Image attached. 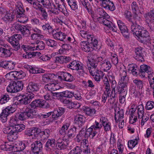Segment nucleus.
Masks as SVG:
<instances>
[{
	"mask_svg": "<svg viewBox=\"0 0 154 154\" xmlns=\"http://www.w3.org/2000/svg\"><path fill=\"white\" fill-rule=\"evenodd\" d=\"M15 14L16 17L19 18L18 21L21 23H24L26 21L25 19L26 17H25L24 12L25 10L23 8L22 3L20 2H17L15 7Z\"/></svg>",
	"mask_w": 154,
	"mask_h": 154,
	"instance_id": "obj_1",
	"label": "nucleus"
},
{
	"mask_svg": "<svg viewBox=\"0 0 154 154\" xmlns=\"http://www.w3.org/2000/svg\"><path fill=\"white\" fill-rule=\"evenodd\" d=\"M23 87V84L21 81L17 82H13L8 85L7 88V91L10 93L17 92L21 90Z\"/></svg>",
	"mask_w": 154,
	"mask_h": 154,
	"instance_id": "obj_2",
	"label": "nucleus"
},
{
	"mask_svg": "<svg viewBox=\"0 0 154 154\" xmlns=\"http://www.w3.org/2000/svg\"><path fill=\"white\" fill-rule=\"evenodd\" d=\"M35 110L27 107L23 112H20L18 115V118L20 120L23 121L28 118H32L35 115Z\"/></svg>",
	"mask_w": 154,
	"mask_h": 154,
	"instance_id": "obj_3",
	"label": "nucleus"
},
{
	"mask_svg": "<svg viewBox=\"0 0 154 154\" xmlns=\"http://www.w3.org/2000/svg\"><path fill=\"white\" fill-rule=\"evenodd\" d=\"M90 59H88L89 63L87 64V66L89 72H91L93 71L92 70H97L98 61L96 60L97 56L93 53H91L89 54Z\"/></svg>",
	"mask_w": 154,
	"mask_h": 154,
	"instance_id": "obj_4",
	"label": "nucleus"
},
{
	"mask_svg": "<svg viewBox=\"0 0 154 154\" xmlns=\"http://www.w3.org/2000/svg\"><path fill=\"white\" fill-rule=\"evenodd\" d=\"M97 3L100 2V6L106 9L113 11L116 9L113 2L111 0H96Z\"/></svg>",
	"mask_w": 154,
	"mask_h": 154,
	"instance_id": "obj_5",
	"label": "nucleus"
},
{
	"mask_svg": "<svg viewBox=\"0 0 154 154\" xmlns=\"http://www.w3.org/2000/svg\"><path fill=\"white\" fill-rule=\"evenodd\" d=\"M13 27L16 30L20 31L24 36H28L31 34L29 27L23 26L17 23H14Z\"/></svg>",
	"mask_w": 154,
	"mask_h": 154,
	"instance_id": "obj_6",
	"label": "nucleus"
},
{
	"mask_svg": "<svg viewBox=\"0 0 154 154\" xmlns=\"http://www.w3.org/2000/svg\"><path fill=\"white\" fill-rule=\"evenodd\" d=\"M146 22L150 31L154 30V9H151L148 13V16L146 17Z\"/></svg>",
	"mask_w": 154,
	"mask_h": 154,
	"instance_id": "obj_7",
	"label": "nucleus"
},
{
	"mask_svg": "<svg viewBox=\"0 0 154 154\" xmlns=\"http://www.w3.org/2000/svg\"><path fill=\"white\" fill-rule=\"evenodd\" d=\"M98 21L100 23L108 27L109 30H112L114 32H117V27L111 21L103 17H99L98 18Z\"/></svg>",
	"mask_w": 154,
	"mask_h": 154,
	"instance_id": "obj_8",
	"label": "nucleus"
},
{
	"mask_svg": "<svg viewBox=\"0 0 154 154\" xmlns=\"http://www.w3.org/2000/svg\"><path fill=\"white\" fill-rule=\"evenodd\" d=\"M30 106L31 107L33 108H35L37 107L46 108L50 106V105L47 102L41 99L33 101L30 104Z\"/></svg>",
	"mask_w": 154,
	"mask_h": 154,
	"instance_id": "obj_9",
	"label": "nucleus"
},
{
	"mask_svg": "<svg viewBox=\"0 0 154 154\" xmlns=\"http://www.w3.org/2000/svg\"><path fill=\"white\" fill-rule=\"evenodd\" d=\"M152 70L150 66L146 64H143L140 66L138 75L140 77L143 78L147 76L148 73L151 72Z\"/></svg>",
	"mask_w": 154,
	"mask_h": 154,
	"instance_id": "obj_10",
	"label": "nucleus"
},
{
	"mask_svg": "<svg viewBox=\"0 0 154 154\" xmlns=\"http://www.w3.org/2000/svg\"><path fill=\"white\" fill-rule=\"evenodd\" d=\"M9 75L10 77L15 80L21 79L24 77L25 73L22 70L12 71L7 74Z\"/></svg>",
	"mask_w": 154,
	"mask_h": 154,
	"instance_id": "obj_11",
	"label": "nucleus"
},
{
	"mask_svg": "<svg viewBox=\"0 0 154 154\" xmlns=\"http://www.w3.org/2000/svg\"><path fill=\"white\" fill-rule=\"evenodd\" d=\"M13 130V128H11L10 126L5 127L3 129L4 133L8 134V139L10 141H13L17 138V136L14 135Z\"/></svg>",
	"mask_w": 154,
	"mask_h": 154,
	"instance_id": "obj_12",
	"label": "nucleus"
},
{
	"mask_svg": "<svg viewBox=\"0 0 154 154\" xmlns=\"http://www.w3.org/2000/svg\"><path fill=\"white\" fill-rule=\"evenodd\" d=\"M31 150L35 154H38L41 152L42 145L40 141H36L31 144Z\"/></svg>",
	"mask_w": 154,
	"mask_h": 154,
	"instance_id": "obj_13",
	"label": "nucleus"
},
{
	"mask_svg": "<svg viewBox=\"0 0 154 154\" xmlns=\"http://www.w3.org/2000/svg\"><path fill=\"white\" fill-rule=\"evenodd\" d=\"M117 23L119 28L123 36L126 39H128L129 36L127 27L121 20H117Z\"/></svg>",
	"mask_w": 154,
	"mask_h": 154,
	"instance_id": "obj_14",
	"label": "nucleus"
},
{
	"mask_svg": "<svg viewBox=\"0 0 154 154\" xmlns=\"http://www.w3.org/2000/svg\"><path fill=\"white\" fill-rule=\"evenodd\" d=\"M58 79H60L61 81L64 80L67 82H72L74 79L73 76L70 73L61 71L58 72Z\"/></svg>",
	"mask_w": 154,
	"mask_h": 154,
	"instance_id": "obj_15",
	"label": "nucleus"
},
{
	"mask_svg": "<svg viewBox=\"0 0 154 154\" xmlns=\"http://www.w3.org/2000/svg\"><path fill=\"white\" fill-rule=\"evenodd\" d=\"M134 51L135 53V59L140 62H144V59L143 54L144 51L143 49L141 47L137 48L135 49Z\"/></svg>",
	"mask_w": 154,
	"mask_h": 154,
	"instance_id": "obj_16",
	"label": "nucleus"
},
{
	"mask_svg": "<svg viewBox=\"0 0 154 154\" xmlns=\"http://www.w3.org/2000/svg\"><path fill=\"white\" fill-rule=\"evenodd\" d=\"M40 86L37 83L32 82H30L26 89V91L30 93L38 91L40 89Z\"/></svg>",
	"mask_w": 154,
	"mask_h": 154,
	"instance_id": "obj_17",
	"label": "nucleus"
},
{
	"mask_svg": "<svg viewBox=\"0 0 154 154\" xmlns=\"http://www.w3.org/2000/svg\"><path fill=\"white\" fill-rule=\"evenodd\" d=\"M127 89L126 83L119 82L116 88V92L119 94H127Z\"/></svg>",
	"mask_w": 154,
	"mask_h": 154,
	"instance_id": "obj_18",
	"label": "nucleus"
},
{
	"mask_svg": "<svg viewBox=\"0 0 154 154\" xmlns=\"http://www.w3.org/2000/svg\"><path fill=\"white\" fill-rule=\"evenodd\" d=\"M34 96V94L32 93L26 94L21 96V98L19 100V101L21 103L26 104L30 102Z\"/></svg>",
	"mask_w": 154,
	"mask_h": 154,
	"instance_id": "obj_19",
	"label": "nucleus"
},
{
	"mask_svg": "<svg viewBox=\"0 0 154 154\" xmlns=\"http://www.w3.org/2000/svg\"><path fill=\"white\" fill-rule=\"evenodd\" d=\"M25 135L30 137L31 139H35L38 135L37 129L34 128L26 129L24 131Z\"/></svg>",
	"mask_w": 154,
	"mask_h": 154,
	"instance_id": "obj_20",
	"label": "nucleus"
},
{
	"mask_svg": "<svg viewBox=\"0 0 154 154\" xmlns=\"http://www.w3.org/2000/svg\"><path fill=\"white\" fill-rule=\"evenodd\" d=\"M43 29L46 31H48L49 33L52 32L53 36L54 38L56 39H58V29H54L52 30V29L51 26L48 23L42 26Z\"/></svg>",
	"mask_w": 154,
	"mask_h": 154,
	"instance_id": "obj_21",
	"label": "nucleus"
},
{
	"mask_svg": "<svg viewBox=\"0 0 154 154\" xmlns=\"http://www.w3.org/2000/svg\"><path fill=\"white\" fill-rule=\"evenodd\" d=\"M85 121V117L83 115L77 114L75 116L74 123L81 127L84 125Z\"/></svg>",
	"mask_w": 154,
	"mask_h": 154,
	"instance_id": "obj_22",
	"label": "nucleus"
},
{
	"mask_svg": "<svg viewBox=\"0 0 154 154\" xmlns=\"http://www.w3.org/2000/svg\"><path fill=\"white\" fill-rule=\"evenodd\" d=\"M131 32L134 35L137 36L139 34V32L141 29H143V27L139 24H134L132 23L129 24Z\"/></svg>",
	"mask_w": 154,
	"mask_h": 154,
	"instance_id": "obj_23",
	"label": "nucleus"
},
{
	"mask_svg": "<svg viewBox=\"0 0 154 154\" xmlns=\"http://www.w3.org/2000/svg\"><path fill=\"white\" fill-rule=\"evenodd\" d=\"M3 46L4 47H2V57L5 58L10 57L12 54V52L11 51V48L10 46L6 45H3Z\"/></svg>",
	"mask_w": 154,
	"mask_h": 154,
	"instance_id": "obj_24",
	"label": "nucleus"
},
{
	"mask_svg": "<svg viewBox=\"0 0 154 154\" xmlns=\"http://www.w3.org/2000/svg\"><path fill=\"white\" fill-rule=\"evenodd\" d=\"M81 48L82 50L86 52H89L91 49H92V46H91L88 41L81 42L80 43Z\"/></svg>",
	"mask_w": 154,
	"mask_h": 154,
	"instance_id": "obj_25",
	"label": "nucleus"
},
{
	"mask_svg": "<svg viewBox=\"0 0 154 154\" xmlns=\"http://www.w3.org/2000/svg\"><path fill=\"white\" fill-rule=\"evenodd\" d=\"M33 51L42 50L45 47V43L42 41H37L35 43L32 44Z\"/></svg>",
	"mask_w": 154,
	"mask_h": 154,
	"instance_id": "obj_26",
	"label": "nucleus"
},
{
	"mask_svg": "<svg viewBox=\"0 0 154 154\" xmlns=\"http://www.w3.org/2000/svg\"><path fill=\"white\" fill-rule=\"evenodd\" d=\"M117 111L116 110L115 113V119L116 122L121 121L123 119L124 116V112L122 109H119Z\"/></svg>",
	"mask_w": 154,
	"mask_h": 154,
	"instance_id": "obj_27",
	"label": "nucleus"
},
{
	"mask_svg": "<svg viewBox=\"0 0 154 154\" xmlns=\"http://www.w3.org/2000/svg\"><path fill=\"white\" fill-rule=\"evenodd\" d=\"M88 37L87 41L89 44L91 45V46H92V49H94V48H96L98 44V41L97 39L95 38L93 34L88 36Z\"/></svg>",
	"mask_w": 154,
	"mask_h": 154,
	"instance_id": "obj_28",
	"label": "nucleus"
},
{
	"mask_svg": "<svg viewBox=\"0 0 154 154\" xmlns=\"http://www.w3.org/2000/svg\"><path fill=\"white\" fill-rule=\"evenodd\" d=\"M94 127L91 126L88 128L85 133V135H86L87 137L89 136L92 139H93L97 134L96 130L93 128Z\"/></svg>",
	"mask_w": 154,
	"mask_h": 154,
	"instance_id": "obj_29",
	"label": "nucleus"
},
{
	"mask_svg": "<svg viewBox=\"0 0 154 154\" xmlns=\"http://www.w3.org/2000/svg\"><path fill=\"white\" fill-rule=\"evenodd\" d=\"M44 88L46 90L51 91H57L58 85L53 83H50L46 84Z\"/></svg>",
	"mask_w": 154,
	"mask_h": 154,
	"instance_id": "obj_30",
	"label": "nucleus"
},
{
	"mask_svg": "<svg viewBox=\"0 0 154 154\" xmlns=\"http://www.w3.org/2000/svg\"><path fill=\"white\" fill-rule=\"evenodd\" d=\"M55 140L53 139H49L45 144L46 149L48 151H50L51 148L53 149L55 147Z\"/></svg>",
	"mask_w": 154,
	"mask_h": 154,
	"instance_id": "obj_31",
	"label": "nucleus"
},
{
	"mask_svg": "<svg viewBox=\"0 0 154 154\" xmlns=\"http://www.w3.org/2000/svg\"><path fill=\"white\" fill-rule=\"evenodd\" d=\"M8 40L10 44L12 45L13 48L14 50L16 51L18 50L20 48V45L19 42H18V43L16 40L12 39V36L9 37Z\"/></svg>",
	"mask_w": 154,
	"mask_h": 154,
	"instance_id": "obj_32",
	"label": "nucleus"
},
{
	"mask_svg": "<svg viewBox=\"0 0 154 154\" xmlns=\"http://www.w3.org/2000/svg\"><path fill=\"white\" fill-rule=\"evenodd\" d=\"M100 65L102 69L105 71L109 70L112 66L110 61L106 60H104L101 62Z\"/></svg>",
	"mask_w": 154,
	"mask_h": 154,
	"instance_id": "obj_33",
	"label": "nucleus"
},
{
	"mask_svg": "<svg viewBox=\"0 0 154 154\" xmlns=\"http://www.w3.org/2000/svg\"><path fill=\"white\" fill-rule=\"evenodd\" d=\"M25 126L23 124H17L13 128V131L14 136H17V133L21 131L25 128Z\"/></svg>",
	"mask_w": 154,
	"mask_h": 154,
	"instance_id": "obj_34",
	"label": "nucleus"
},
{
	"mask_svg": "<svg viewBox=\"0 0 154 154\" xmlns=\"http://www.w3.org/2000/svg\"><path fill=\"white\" fill-rule=\"evenodd\" d=\"M81 3L86 8L89 14H92V6L90 3L87 0H80Z\"/></svg>",
	"mask_w": 154,
	"mask_h": 154,
	"instance_id": "obj_35",
	"label": "nucleus"
},
{
	"mask_svg": "<svg viewBox=\"0 0 154 154\" xmlns=\"http://www.w3.org/2000/svg\"><path fill=\"white\" fill-rule=\"evenodd\" d=\"M84 111L85 114L90 117L94 116L96 114V111L94 108L87 107H85Z\"/></svg>",
	"mask_w": 154,
	"mask_h": 154,
	"instance_id": "obj_36",
	"label": "nucleus"
},
{
	"mask_svg": "<svg viewBox=\"0 0 154 154\" xmlns=\"http://www.w3.org/2000/svg\"><path fill=\"white\" fill-rule=\"evenodd\" d=\"M139 35L137 36L139 38L143 39L144 40H146V38L149 36V33L148 31L143 27L139 32Z\"/></svg>",
	"mask_w": 154,
	"mask_h": 154,
	"instance_id": "obj_37",
	"label": "nucleus"
},
{
	"mask_svg": "<svg viewBox=\"0 0 154 154\" xmlns=\"http://www.w3.org/2000/svg\"><path fill=\"white\" fill-rule=\"evenodd\" d=\"M32 5V7L36 10L40 11L43 8L39 2H35L34 0H28L27 1Z\"/></svg>",
	"mask_w": 154,
	"mask_h": 154,
	"instance_id": "obj_38",
	"label": "nucleus"
},
{
	"mask_svg": "<svg viewBox=\"0 0 154 154\" xmlns=\"http://www.w3.org/2000/svg\"><path fill=\"white\" fill-rule=\"evenodd\" d=\"M133 82L134 84L135 87H136L137 89H142L144 83L143 81L140 79H136L133 80Z\"/></svg>",
	"mask_w": 154,
	"mask_h": 154,
	"instance_id": "obj_39",
	"label": "nucleus"
},
{
	"mask_svg": "<svg viewBox=\"0 0 154 154\" xmlns=\"http://www.w3.org/2000/svg\"><path fill=\"white\" fill-rule=\"evenodd\" d=\"M56 77V76L54 74H45L42 76V80L45 82H48L51 81L52 77L54 78V77Z\"/></svg>",
	"mask_w": 154,
	"mask_h": 154,
	"instance_id": "obj_40",
	"label": "nucleus"
},
{
	"mask_svg": "<svg viewBox=\"0 0 154 154\" xmlns=\"http://www.w3.org/2000/svg\"><path fill=\"white\" fill-rule=\"evenodd\" d=\"M58 11H59V12H58V14H61V13H62L66 16H68V12L63 4L62 3V5H58Z\"/></svg>",
	"mask_w": 154,
	"mask_h": 154,
	"instance_id": "obj_41",
	"label": "nucleus"
},
{
	"mask_svg": "<svg viewBox=\"0 0 154 154\" xmlns=\"http://www.w3.org/2000/svg\"><path fill=\"white\" fill-rule=\"evenodd\" d=\"M109 81L111 83V86L112 91H116V88L117 86V83L115 80V76L114 75H110Z\"/></svg>",
	"mask_w": 154,
	"mask_h": 154,
	"instance_id": "obj_42",
	"label": "nucleus"
},
{
	"mask_svg": "<svg viewBox=\"0 0 154 154\" xmlns=\"http://www.w3.org/2000/svg\"><path fill=\"white\" fill-rule=\"evenodd\" d=\"M76 128L74 127L69 130L67 134L68 138L72 139L75 137L76 133Z\"/></svg>",
	"mask_w": 154,
	"mask_h": 154,
	"instance_id": "obj_43",
	"label": "nucleus"
},
{
	"mask_svg": "<svg viewBox=\"0 0 154 154\" xmlns=\"http://www.w3.org/2000/svg\"><path fill=\"white\" fill-rule=\"evenodd\" d=\"M55 4L54 5V8L51 7L49 9V11H50L51 12V14L52 13L54 14V16L56 15L57 16L58 14V1L57 0H54ZM57 16H56V17H57Z\"/></svg>",
	"mask_w": 154,
	"mask_h": 154,
	"instance_id": "obj_44",
	"label": "nucleus"
},
{
	"mask_svg": "<svg viewBox=\"0 0 154 154\" xmlns=\"http://www.w3.org/2000/svg\"><path fill=\"white\" fill-rule=\"evenodd\" d=\"M128 69L129 71H131L133 75L137 76L138 75L137 71V66L136 65L133 64H131L129 65Z\"/></svg>",
	"mask_w": 154,
	"mask_h": 154,
	"instance_id": "obj_45",
	"label": "nucleus"
},
{
	"mask_svg": "<svg viewBox=\"0 0 154 154\" xmlns=\"http://www.w3.org/2000/svg\"><path fill=\"white\" fill-rule=\"evenodd\" d=\"M105 89V90L103 93L106 94L108 97H117V92H116V91L114 92V91H112H112L110 93V88Z\"/></svg>",
	"mask_w": 154,
	"mask_h": 154,
	"instance_id": "obj_46",
	"label": "nucleus"
},
{
	"mask_svg": "<svg viewBox=\"0 0 154 154\" xmlns=\"http://www.w3.org/2000/svg\"><path fill=\"white\" fill-rule=\"evenodd\" d=\"M133 19L134 20H132V23L134 24H139V23L140 24L142 21L141 17L136 13L134 14Z\"/></svg>",
	"mask_w": 154,
	"mask_h": 154,
	"instance_id": "obj_47",
	"label": "nucleus"
},
{
	"mask_svg": "<svg viewBox=\"0 0 154 154\" xmlns=\"http://www.w3.org/2000/svg\"><path fill=\"white\" fill-rule=\"evenodd\" d=\"M14 18V15L12 12H7L4 17L5 21H12Z\"/></svg>",
	"mask_w": 154,
	"mask_h": 154,
	"instance_id": "obj_48",
	"label": "nucleus"
},
{
	"mask_svg": "<svg viewBox=\"0 0 154 154\" xmlns=\"http://www.w3.org/2000/svg\"><path fill=\"white\" fill-rule=\"evenodd\" d=\"M138 118L139 119H141L140 122L141 127H143L145 123H146L149 119V116H147L146 115L142 116H138Z\"/></svg>",
	"mask_w": 154,
	"mask_h": 154,
	"instance_id": "obj_49",
	"label": "nucleus"
},
{
	"mask_svg": "<svg viewBox=\"0 0 154 154\" xmlns=\"http://www.w3.org/2000/svg\"><path fill=\"white\" fill-rule=\"evenodd\" d=\"M124 15L126 19L129 22L130 24L132 23V14L131 12L128 10H125Z\"/></svg>",
	"mask_w": 154,
	"mask_h": 154,
	"instance_id": "obj_50",
	"label": "nucleus"
},
{
	"mask_svg": "<svg viewBox=\"0 0 154 154\" xmlns=\"http://www.w3.org/2000/svg\"><path fill=\"white\" fill-rule=\"evenodd\" d=\"M70 123L69 122L64 124L61 127L60 130L59 131L61 134L64 135L65 134L66 131L69 127Z\"/></svg>",
	"mask_w": 154,
	"mask_h": 154,
	"instance_id": "obj_51",
	"label": "nucleus"
},
{
	"mask_svg": "<svg viewBox=\"0 0 154 154\" xmlns=\"http://www.w3.org/2000/svg\"><path fill=\"white\" fill-rule=\"evenodd\" d=\"M137 114L138 117L146 115L144 114V107L143 105L141 104L137 106Z\"/></svg>",
	"mask_w": 154,
	"mask_h": 154,
	"instance_id": "obj_52",
	"label": "nucleus"
},
{
	"mask_svg": "<svg viewBox=\"0 0 154 154\" xmlns=\"http://www.w3.org/2000/svg\"><path fill=\"white\" fill-rule=\"evenodd\" d=\"M50 134V131L48 129L45 130L44 131L40 132V135L42 137V139H47L49 137Z\"/></svg>",
	"mask_w": 154,
	"mask_h": 154,
	"instance_id": "obj_53",
	"label": "nucleus"
},
{
	"mask_svg": "<svg viewBox=\"0 0 154 154\" xmlns=\"http://www.w3.org/2000/svg\"><path fill=\"white\" fill-rule=\"evenodd\" d=\"M138 143V139L137 138L129 140L128 142V146L129 148L132 149Z\"/></svg>",
	"mask_w": 154,
	"mask_h": 154,
	"instance_id": "obj_54",
	"label": "nucleus"
},
{
	"mask_svg": "<svg viewBox=\"0 0 154 154\" xmlns=\"http://www.w3.org/2000/svg\"><path fill=\"white\" fill-rule=\"evenodd\" d=\"M120 82H125L127 76V72L125 70H122L120 72Z\"/></svg>",
	"mask_w": 154,
	"mask_h": 154,
	"instance_id": "obj_55",
	"label": "nucleus"
},
{
	"mask_svg": "<svg viewBox=\"0 0 154 154\" xmlns=\"http://www.w3.org/2000/svg\"><path fill=\"white\" fill-rule=\"evenodd\" d=\"M70 60V58L65 56L58 57V63H66Z\"/></svg>",
	"mask_w": 154,
	"mask_h": 154,
	"instance_id": "obj_56",
	"label": "nucleus"
},
{
	"mask_svg": "<svg viewBox=\"0 0 154 154\" xmlns=\"http://www.w3.org/2000/svg\"><path fill=\"white\" fill-rule=\"evenodd\" d=\"M82 152L81 147L77 146L71 150L68 154H81Z\"/></svg>",
	"mask_w": 154,
	"mask_h": 154,
	"instance_id": "obj_57",
	"label": "nucleus"
},
{
	"mask_svg": "<svg viewBox=\"0 0 154 154\" xmlns=\"http://www.w3.org/2000/svg\"><path fill=\"white\" fill-rule=\"evenodd\" d=\"M85 133L84 131H81L79 132L75 138V140L77 142L79 143L81 140L82 141V140H83L84 137V134Z\"/></svg>",
	"mask_w": 154,
	"mask_h": 154,
	"instance_id": "obj_58",
	"label": "nucleus"
},
{
	"mask_svg": "<svg viewBox=\"0 0 154 154\" xmlns=\"http://www.w3.org/2000/svg\"><path fill=\"white\" fill-rule=\"evenodd\" d=\"M9 115L6 112L2 111L0 115V120L2 122L4 123L6 122L7 120V117Z\"/></svg>",
	"mask_w": 154,
	"mask_h": 154,
	"instance_id": "obj_59",
	"label": "nucleus"
},
{
	"mask_svg": "<svg viewBox=\"0 0 154 154\" xmlns=\"http://www.w3.org/2000/svg\"><path fill=\"white\" fill-rule=\"evenodd\" d=\"M3 110H4V112H6V113H8L9 115L10 113L14 112L16 110V109L14 107H13L12 106L10 105L7 106Z\"/></svg>",
	"mask_w": 154,
	"mask_h": 154,
	"instance_id": "obj_60",
	"label": "nucleus"
},
{
	"mask_svg": "<svg viewBox=\"0 0 154 154\" xmlns=\"http://www.w3.org/2000/svg\"><path fill=\"white\" fill-rule=\"evenodd\" d=\"M97 14L100 16V17H104L108 16V14L105 11L101 8H100L97 9Z\"/></svg>",
	"mask_w": 154,
	"mask_h": 154,
	"instance_id": "obj_61",
	"label": "nucleus"
},
{
	"mask_svg": "<svg viewBox=\"0 0 154 154\" xmlns=\"http://www.w3.org/2000/svg\"><path fill=\"white\" fill-rule=\"evenodd\" d=\"M40 11L41 12L42 17H41V20L47 21L48 17V14L45 10L43 8L41 9Z\"/></svg>",
	"mask_w": 154,
	"mask_h": 154,
	"instance_id": "obj_62",
	"label": "nucleus"
},
{
	"mask_svg": "<svg viewBox=\"0 0 154 154\" xmlns=\"http://www.w3.org/2000/svg\"><path fill=\"white\" fill-rule=\"evenodd\" d=\"M9 97L8 95H4L1 96L0 99V103L2 104L5 103L9 100Z\"/></svg>",
	"mask_w": 154,
	"mask_h": 154,
	"instance_id": "obj_63",
	"label": "nucleus"
},
{
	"mask_svg": "<svg viewBox=\"0 0 154 154\" xmlns=\"http://www.w3.org/2000/svg\"><path fill=\"white\" fill-rule=\"evenodd\" d=\"M66 36L64 33L60 32H58V40L63 42L64 43H65L66 41Z\"/></svg>",
	"mask_w": 154,
	"mask_h": 154,
	"instance_id": "obj_64",
	"label": "nucleus"
}]
</instances>
